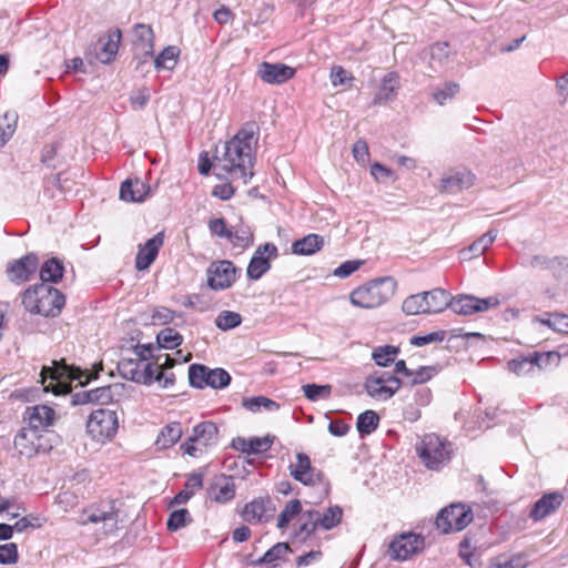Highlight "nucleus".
Masks as SVG:
<instances>
[{"instance_id":"nucleus-29","label":"nucleus","mask_w":568,"mask_h":568,"mask_svg":"<svg viewBox=\"0 0 568 568\" xmlns=\"http://www.w3.org/2000/svg\"><path fill=\"white\" fill-rule=\"evenodd\" d=\"M399 89V75L396 72H388L382 80L375 95V103L388 102L395 98Z\"/></svg>"},{"instance_id":"nucleus-42","label":"nucleus","mask_w":568,"mask_h":568,"mask_svg":"<svg viewBox=\"0 0 568 568\" xmlns=\"http://www.w3.org/2000/svg\"><path fill=\"white\" fill-rule=\"evenodd\" d=\"M234 246L243 248L248 247L253 243V233L247 225L232 226L231 236L229 240Z\"/></svg>"},{"instance_id":"nucleus-23","label":"nucleus","mask_w":568,"mask_h":568,"mask_svg":"<svg viewBox=\"0 0 568 568\" xmlns=\"http://www.w3.org/2000/svg\"><path fill=\"white\" fill-rule=\"evenodd\" d=\"M134 48L145 58L154 54V33L150 26L138 23L134 26Z\"/></svg>"},{"instance_id":"nucleus-25","label":"nucleus","mask_w":568,"mask_h":568,"mask_svg":"<svg viewBox=\"0 0 568 568\" xmlns=\"http://www.w3.org/2000/svg\"><path fill=\"white\" fill-rule=\"evenodd\" d=\"M277 251H255L247 266L251 280L261 278L271 267V260L277 256Z\"/></svg>"},{"instance_id":"nucleus-4","label":"nucleus","mask_w":568,"mask_h":568,"mask_svg":"<svg viewBox=\"0 0 568 568\" xmlns=\"http://www.w3.org/2000/svg\"><path fill=\"white\" fill-rule=\"evenodd\" d=\"M423 465L429 470H439L452 458V445L436 434H426L415 446Z\"/></svg>"},{"instance_id":"nucleus-13","label":"nucleus","mask_w":568,"mask_h":568,"mask_svg":"<svg viewBox=\"0 0 568 568\" xmlns=\"http://www.w3.org/2000/svg\"><path fill=\"white\" fill-rule=\"evenodd\" d=\"M400 379L390 373L369 376L365 382L367 394L376 399L390 398L400 387Z\"/></svg>"},{"instance_id":"nucleus-52","label":"nucleus","mask_w":568,"mask_h":568,"mask_svg":"<svg viewBox=\"0 0 568 568\" xmlns=\"http://www.w3.org/2000/svg\"><path fill=\"white\" fill-rule=\"evenodd\" d=\"M189 523H191V516L187 509H179L171 513L166 526L171 531H176L183 527H185Z\"/></svg>"},{"instance_id":"nucleus-1","label":"nucleus","mask_w":568,"mask_h":568,"mask_svg":"<svg viewBox=\"0 0 568 568\" xmlns=\"http://www.w3.org/2000/svg\"><path fill=\"white\" fill-rule=\"evenodd\" d=\"M254 125L250 124L241 129L223 146V152L214 158V169L226 173L233 181H240L246 185L253 173L254 145L256 144Z\"/></svg>"},{"instance_id":"nucleus-16","label":"nucleus","mask_w":568,"mask_h":568,"mask_svg":"<svg viewBox=\"0 0 568 568\" xmlns=\"http://www.w3.org/2000/svg\"><path fill=\"white\" fill-rule=\"evenodd\" d=\"M39 260L34 253H29L21 258L8 263L7 274L11 282H28L37 272Z\"/></svg>"},{"instance_id":"nucleus-59","label":"nucleus","mask_w":568,"mask_h":568,"mask_svg":"<svg viewBox=\"0 0 568 568\" xmlns=\"http://www.w3.org/2000/svg\"><path fill=\"white\" fill-rule=\"evenodd\" d=\"M364 261L362 260H349L342 263L338 267H336L333 274L339 278H346L356 272L362 265Z\"/></svg>"},{"instance_id":"nucleus-17","label":"nucleus","mask_w":568,"mask_h":568,"mask_svg":"<svg viewBox=\"0 0 568 568\" xmlns=\"http://www.w3.org/2000/svg\"><path fill=\"white\" fill-rule=\"evenodd\" d=\"M476 176L466 169L452 170L440 179L439 191L456 194L475 184Z\"/></svg>"},{"instance_id":"nucleus-45","label":"nucleus","mask_w":568,"mask_h":568,"mask_svg":"<svg viewBox=\"0 0 568 568\" xmlns=\"http://www.w3.org/2000/svg\"><path fill=\"white\" fill-rule=\"evenodd\" d=\"M460 90V85L457 82L448 81L442 87L433 90V99L440 105H444L447 101L452 100Z\"/></svg>"},{"instance_id":"nucleus-46","label":"nucleus","mask_w":568,"mask_h":568,"mask_svg":"<svg viewBox=\"0 0 568 568\" xmlns=\"http://www.w3.org/2000/svg\"><path fill=\"white\" fill-rule=\"evenodd\" d=\"M449 45L447 42H436L430 47V61L429 64L433 69L436 67H444L449 60Z\"/></svg>"},{"instance_id":"nucleus-36","label":"nucleus","mask_w":568,"mask_h":568,"mask_svg":"<svg viewBox=\"0 0 568 568\" xmlns=\"http://www.w3.org/2000/svg\"><path fill=\"white\" fill-rule=\"evenodd\" d=\"M180 57V49L175 45L165 47L154 59L156 70H173Z\"/></svg>"},{"instance_id":"nucleus-35","label":"nucleus","mask_w":568,"mask_h":568,"mask_svg":"<svg viewBox=\"0 0 568 568\" xmlns=\"http://www.w3.org/2000/svg\"><path fill=\"white\" fill-rule=\"evenodd\" d=\"M121 31L119 29L108 34L106 41L102 43L101 52L98 58L103 63L111 62L119 51V44L121 41Z\"/></svg>"},{"instance_id":"nucleus-19","label":"nucleus","mask_w":568,"mask_h":568,"mask_svg":"<svg viewBox=\"0 0 568 568\" xmlns=\"http://www.w3.org/2000/svg\"><path fill=\"white\" fill-rule=\"evenodd\" d=\"M296 71L284 63L263 62L257 69L261 80L268 84H283L293 79Z\"/></svg>"},{"instance_id":"nucleus-61","label":"nucleus","mask_w":568,"mask_h":568,"mask_svg":"<svg viewBox=\"0 0 568 568\" xmlns=\"http://www.w3.org/2000/svg\"><path fill=\"white\" fill-rule=\"evenodd\" d=\"M159 251H139L135 257V267L145 271L155 261Z\"/></svg>"},{"instance_id":"nucleus-33","label":"nucleus","mask_w":568,"mask_h":568,"mask_svg":"<svg viewBox=\"0 0 568 568\" xmlns=\"http://www.w3.org/2000/svg\"><path fill=\"white\" fill-rule=\"evenodd\" d=\"M143 357L141 359L123 358L119 362L118 368L120 374L128 381L141 383L145 381L142 376Z\"/></svg>"},{"instance_id":"nucleus-57","label":"nucleus","mask_w":568,"mask_h":568,"mask_svg":"<svg viewBox=\"0 0 568 568\" xmlns=\"http://www.w3.org/2000/svg\"><path fill=\"white\" fill-rule=\"evenodd\" d=\"M446 333L444 331L432 332L425 335H417L410 338V344L417 347L432 343H440L444 341Z\"/></svg>"},{"instance_id":"nucleus-14","label":"nucleus","mask_w":568,"mask_h":568,"mask_svg":"<svg viewBox=\"0 0 568 568\" xmlns=\"http://www.w3.org/2000/svg\"><path fill=\"white\" fill-rule=\"evenodd\" d=\"M150 348L143 347V349L138 353L140 357H143L141 374H143L142 377L145 379L141 381L140 384L151 385L153 382L162 383L164 366L171 368L174 365V359H172L168 354L159 355L155 363L145 362L146 353L150 354Z\"/></svg>"},{"instance_id":"nucleus-12","label":"nucleus","mask_w":568,"mask_h":568,"mask_svg":"<svg viewBox=\"0 0 568 568\" xmlns=\"http://www.w3.org/2000/svg\"><path fill=\"white\" fill-rule=\"evenodd\" d=\"M425 539L414 532H403L389 544L388 554L395 560H406L423 550Z\"/></svg>"},{"instance_id":"nucleus-38","label":"nucleus","mask_w":568,"mask_h":568,"mask_svg":"<svg viewBox=\"0 0 568 568\" xmlns=\"http://www.w3.org/2000/svg\"><path fill=\"white\" fill-rule=\"evenodd\" d=\"M343 509L335 505L326 509V511L317 517V526L324 530H331L342 521Z\"/></svg>"},{"instance_id":"nucleus-58","label":"nucleus","mask_w":568,"mask_h":568,"mask_svg":"<svg viewBox=\"0 0 568 568\" xmlns=\"http://www.w3.org/2000/svg\"><path fill=\"white\" fill-rule=\"evenodd\" d=\"M175 317V312L164 307L159 306L153 310L152 316H151V323L153 325H165L171 323Z\"/></svg>"},{"instance_id":"nucleus-55","label":"nucleus","mask_w":568,"mask_h":568,"mask_svg":"<svg viewBox=\"0 0 568 568\" xmlns=\"http://www.w3.org/2000/svg\"><path fill=\"white\" fill-rule=\"evenodd\" d=\"M436 373L437 369L434 366H420L416 371H410L408 382L413 385L423 384L428 382Z\"/></svg>"},{"instance_id":"nucleus-56","label":"nucleus","mask_w":568,"mask_h":568,"mask_svg":"<svg viewBox=\"0 0 568 568\" xmlns=\"http://www.w3.org/2000/svg\"><path fill=\"white\" fill-rule=\"evenodd\" d=\"M290 550V547L285 542H277L271 549H268L264 556L258 560L263 564H274L277 559L282 558Z\"/></svg>"},{"instance_id":"nucleus-20","label":"nucleus","mask_w":568,"mask_h":568,"mask_svg":"<svg viewBox=\"0 0 568 568\" xmlns=\"http://www.w3.org/2000/svg\"><path fill=\"white\" fill-rule=\"evenodd\" d=\"M292 477L303 485L311 486L321 481L322 474L312 467L310 457L304 453L296 454V463L290 465Z\"/></svg>"},{"instance_id":"nucleus-39","label":"nucleus","mask_w":568,"mask_h":568,"mask_svg":"<svg viewBox=\"0 0 568 568\" xmlns=\"http://www.w3.org/2000/svg\"><path fill=\"white\" fill-rule=\"evenodd\" d=\"M243 406L253 413L260 412V410H267V412H274L280 409V404L275 400L265 397V396H255L251 398H245L243 400Z\"/></svg>"},{"instance_id":"nucleus-60","label":"nucleus","mask_w":568,"mask_h":568,"mask_svg":"<svg viewBox=\"0 0 568 568\" xmlns=\"http://www.w3.org/2000/svg\"><path fill=\"white\" fill-rule=\"evenodd\" d=\"M18 559V548L13 542L0 546V564L10 565L14 564Z\"/></svg>"},{"instance_id":"nucleus-5","label":"nucleus","mask_w":568,"mask_h":568,"mask_svg":"<svg viewBox=\"0 0 568 568\" xmlns=\"http://www.w3.org/2000/svg\"><path fill=\"white\" fill-rule=\"evenodd\" d=\"M43 390L54 395H64L71 390V382L77 378L74 371L64 361H52L40 373Z\"/></svg>"},{"instance_id":"nucleus-50","label":"nucleus","mask_w":568,"mask_h":568,"mask_svg":"<svg viewBox=\"0 0 568 568\" xmlns=\"http://www.w3.org/2000/svg\"><path fill=\"white\" fill-rule=\"evenodd\" d=\"M398 348L395 346L386 345L377 347L373 351L372 357L378 366H388L395 361Z\"/></svg>"},{"instance_id":"nucleus-8","label":"nucleus","mask_w":568,"mask_h":568,"mask_svg":"<svg viewBox=\"0 0 568 568\" xmlns=\"http://www.w3.org/2000/svg\"><path fill=\"white\" fill-rule=\"evenodd\" d=\"M473 520L470 508L463 504H453L443 508L436 517V527L444 534L460 531Z\"/></svg>"},{"instance_id":"nucleus-10","label":"nucleus","mask_w":568,"mask_h":568,"mask_svg":"<svg viewBox=\"0 0 568 568\" xmlns=\"http://www.w3.org/2000/svg\"><path fill=\"white\" fill-rule=\"evenodd\" d=\"M14 448L28 458L39 453L48 452L51 445L42 433L27 426L22 427L14 437Z\"/></svg>"},{"instance_id":"nucleus-64","label":"nucleus","mask_w":568,"mask_h":568,"mask_svg":"<svg viewBox=\"0 0 568 568\" xmlns=\"http://www.w3.org/2000/svg\"><path fill=\"white\" fill-rule=\"evenodd\" d=\"M371 174L377 181H386V180H395V173L393 170L386 168L385 165L376 162L371 165Z\"/></svg>"},{"instance_id":"nucleus-63","label":"nucleus","mask_w":568,"mask_h":568,"mask_svg":"<svg viewBox=\"0 0 568 568\" xmlns=\"http://www.w3.org/2000/svg\"><path fill=\"white\" fill-rule=\"evenodd\" d=\"M209 227H210V231L212 234L230 240L232 227H229L226 225V222L224 219L211 220L209 223Z\"/></svg>"},{"instance_id":"nucleus-44","label":"nucleus","mask_w":568,"mask_h":568,"mask_svg":"<svg viewBox=\"0 0 568 568\" xmlns=\"http://www.w3.org/2000/svg\"><path fill=\"white\" fill-rule=\"evenodd\" d=\"M379 424V416L374 410H366L362 413L356 423L358 433L363 435L372 434Z\"/></svg>"},{"instance_id":"nucleus-11","label":"nucleus","mask_w":568,"mask_h":568,"mask_svg":"<svg viewBox=\"0 0 568 568\" xmlns=\"http://www.w3.org/2000/svg\"><path fill=\"white\" fill-rule=\"evenodd\" d=\"M499 304V298L496 296L479 298L474 295L464 294L452 297L450 310L458 315L467 316L496 308Z\"/></svg>"},{"instance_id":"nucleus-18","label":"nucleus","mask_w":568,"mask_h":568,"mask_svg":"<svg viewBox=\"0 0 568 568\" xmlns=\"http://www.w3.org/2000/svg\"><path fill=\"white\" fill-rule=\"evenodd\" d=\"M24 420L28 422L29 427L42 433L55 423L57 413L48 405H36L27 407Z\"/></svg>"},{"instance_id":"nucleus-41","label":"nucleus","mask_w":568,"mask_h":568,"mask_svg":"<svg viewBox=\"0 0 568 568\" xmlns=\"http://www.w3.org/2000/svg\"><path fill=\"white\" fill-rule=\"evenodd\" d=\"M156 342L162 348L173 349L183 343V336L174 328L165 327L158 333Z\"/></svg>"},{"instance_id":"nucleus-34","label":"nucleus","mask_w":568,"mask_h":568,"mask_svg":"<svg viewBox=\"0 0 568 568\" xmlns=\"http://www.w3.org/2000/svg\"><path fill=\"white\" fill-rule=\"evenodd\" d=\"M63 272V262L57 257H51L41 266L40 277L43 282L57 283L62 278Z\"/></svg>"},{"instance_id":"nucleus-51","label":"nucleus","mask_w":568,"mask_h":568,"mask_svg":"<svg viewBox=\"0 0 568 568\" xmlns=\"http://www.w3.org/2000/svg\"><path fill=\"white\" fill-rule=\"evenodd\" d=\"M302 511V504L298 499L291 500L282 510L277 518V527L283 529L288 526L290 521Z\"/></svg>"},{"instance_id":"nucleus-9","label":"nucleus","mask_w":568,"mask_h":568,"mask_svg":"<svg viewBox=\"0 0 568 568\" xmlns=\"http://www.w3.org/2000/svg\"><path fill=\"white\" fill-rule=\"evenodd\" d=\"M219 428L212 422H203L193 428L192 436L181 445L183 452L196 457L217 442Z\"/></svg>"},{"instance_id":"nucleus-3","label":"nucleus","mask_w":568,"mask_h":568,"mask_svg":"<svg viewBox=\"0 0 568 568\" xmlns=\"http://www.w3.org/2000/svg\"><path fill=\"white\" fill-rule=\"evenodd\" d=\"M65 297L52 286L41 285L34 291L28 290L23 296L24 307L33 314L54 317L64 306Z\"/></svg>"},{"instance_id":"nucleus-32","label":"nucleus","mask_w":568,"mask_h":568,"mask_svg":"<svg viewBox=\"0 0 568 568\" xmlns=\"http://www.w3.org/2000/svg\"><path fill=\"white\" fill-rule=\"evenodd\" d=\"M182 426L178 422H173L168 424L162 428L158 438L155 440V445L159 449H166L172 447L182 436Z\"/></svg>"},{"instance_id":"nucleus-24","label":"nucleus","mask_w":568,"mask_h":568,"mask_svg":"<svg viewBox=\"0 0 568 568\" xmlns=\"http://www.w3.org/2000/svg\"><path fill=\"white\" fill-rule=\"evenodd\" d=\"M235 483L232 477L221 476L212 484L209 493L212 500L225 504L235 497Z\"/></svg>"},{"instance_id":"nucleus-30","label":"nucleus","mask_w":568,"mask_h":568,"mask_svg":"<svg viewBox=\"0 0 568 568\" xmlns=\"http://www.w3.org/2000/svg\"><path fill=\"white\" fill-rule=\"evenodd\" d=\"M106 521H116V514L114 513L113 507L110 505L106 506L105 509L90 508L88 510H84L78 520L80 525L99 524Z\"/></svg>"},{"instance_id":"nucleus-27","label":"nucleus","mask_w":568,"mask_h":568,"mask_svg":"<svg viewBox=\"0 0 568 568\" xmlns=\"http://www.w3.org/2000/svg\"><path fill=\"white\" fill-rule=\"evenodd\" d=\"M524 263L536 270H552L555 273L559 272L567 265L565 258L558 256H550L545 251L532 256L526 257L524 260Z\"/></svg>"},{"instance_id":"nucleus-49","label":"nucleus","mask_w":568,"mask_h":568,"mask_svg":"<svg viewBox=\"0 0 568 568\" xmlns=\"http://www.w3.org/2000/svg\"><path fill=\"white\" fill-rule=\"evenodd\" d=\"M241 315L232 311H222L215 318V325L221 331L235 328L241 324Z\"/></svg>"},{"instance_id":"nucleus-21","label":"nucleus","mask_w":568,"mask_h":568,"mask_svg":"<svg viewBox=\"0 0 568 568\" xmlns=\"http://www.w3.org/2000/svg\"><path fill=\"white\" fill-rule=\"evenodd\" d=\"M564 496L558 491L545 494L538 499L532 509L530 510L529 517L535 521L541 520L550 514L555 513L562 504Z\"/></svg>"},{"instance_id":"nucleus-54","label":"nucleus","mask_w":568,"mask_h":568,"mask_svg":"<svg viewBox=\"0 0 568 568\" xmlns=\"http://www.w3.org/2000/svg\"><path fill=\"white\" fill-rule=\"evenodd\" d=\"M274 437L270 435L248 438V455L263 454L267 452L272 447Z\"/></svg>"},{"instance_id":"nucleus-53","label":"nucleus","mask_w":568,"mask_h":568,"mask_svg":"<svg viewBox=\"0 0 568 568\" xmlns=\"http://www.w3.org/2000/svg\"><path fill=\"white\" fill-rule=\"evenodd\" d=\"M326 245L325 239L318 234H308L292 243L291 248H322Z\"/></svg>"},{"instance_id":"nucleus-6","label":"nucleus","mask_w":568,"mask_h":568,"mask_svg":"<svg viewBox=\"0 0 568 568\" xmlns=\"http://www.w3.org/2000/svg\"><path fill=\"white\" fill-rule=\"evenodd\" d=\"M191 386L203 389L205 387L224 388L231 383V376L224 368H210L202 364H192L189 367Z\"/></svg>"},{"instance_id":"nucleus-26","label":"nucleus","mask_w":568,"mask_h":568,"mask_svg":"<svg viewBox=\"0 0 568 568\" xmlns=\"http://www.w3.org/2000/svg\"><path fill=\"white\" fill-rule=\"evenodd\" d=\"M268 499L257 498L245 505L242 513V517L250 524H258L268 521L272 517V513L267 507Z\"/></svg>"},{"instance_id":"nucleus-40","label":"nucleus","mask_w":568,"mask_h":568,"mask_svg":"<svg viewBox=\"0 0 568 568\" xmlns=\"http://www.w3.org/2000/svg\"><path fill=\"white\" fill-rule=\"evenodd\" d=\"M508 368L510 372L518 376L529 375L536 373L531 354L520 355L508 362Z\"/></svg>"},{"instance_id":"nucleus-62","label":"nucleus","mask_w":568,"mask_h":568,"mask_svg":"<svg viewBox=\"0 0 568 568\" xmlns=\"http://www.w3.org/2000/svg\"><path fill=\"white\" fill-rule=\"evenodd\" d=\"M150 100V91L148 88H141L130 95V102L135 110L143 109Z\"/></svg>"},{"instance_id":"nucleus-43","label":"nucleus","mask_w":568,"mask_h":568,"mask_svg":"<svg viewBox=\"0 0 568 568\" xmlns=\"http://www.w3.org/2000/svg\"><path fill=\"white\" fill-rule=\"evenodd\" d=\"M426 296L423 293L412 294L407 296L402 304V310L406 315H419L426 313Z\"/></svg>"},{"instance_id":"nucleus-48","label":"nucleus","mask_w":568,"mask_h":568,"mask_svg":"<svg viewBox=\"0 0 568 568\" xmlns=\"http://www.w3.org/2000/svg\"><path fill=\"white\" fill-rule=\"evenodd\" d=\"M302 390L304 396L312 402H317L320 399H326L332 394L331 385H317V384H306L302 386Z\"/></svg>"},{"instance_id":"nucleus-2","label":"nucleus","mask_w":568,"mask_h":568,"mask_svg":"<svg viewBox=\"0 0 568 568\" xmlns=\"http://www.w3.org/2000/svg\"><path fill=\"white\" fill-rule=\"evenodd\" d=\"M397 282L392 276L369 280L349 293V302L362 310H376L395 295Z\"/></svg>"},{"instance_id":"nucleus-37","label":"nucleus","mask_w":568,"mask_h":568,"mask_svg":"<svg viewBox=\"0 0 568 568\" xmlns=\"http://www.w3.org/2000/svg\"><path fill=\"white\" fill-rule=\"evenodd\" d=\"M17 122L18 114L13 111H8L0 118V148L3 146L14 134Z\"/></svg>"},{"instance_id":"nucleus-47","label":"nucleus","mask_w":568,"mask_h":568,"mask_svg":"<svg viewBox=\"0 0 568 568\" xmlns=\"http://www.w3.org/2000/svg\"><path fill=\"white\" fill-rule=\"evenodd\" d=\"M531 357L534 361V365L537 371L546 369L549 366H558L560 363V354L557 352H547V353H531Z\"/></svg>"},{"instance_id":"nucleus-28","label":"nucleus","mask_w":568,"mask_h":568,"mask_svg":"<svg viewBox=\"0 0 568 568\" xmlns=\"http://www.w3.org/2000/svg\"><path fill=\"white\" fill-rule=\"evenodd\" d=\"M423 295L426 296V313L427 314H436L442 313L447 307H450V294L443 288H434L432 291L423 292Z\"/></svg>"},{"instance_id":"nucleus-22","label":"nucleus","mask_w":568,"mask_h":568,"mask_svg":"<svg viewBox=\"0 0 568 568\" xmlns=\"http://www.w3.org/2000/svg\"><path fill=\"white\" fill-rule=\"evenodd\" d=\"M150 193V186L141 179H128L120 186V199L125 202H142Z\"/></svg>"},{"instance_id":"nucleus-15","label":"nucleus","mask_w":568,"mask_h":568,"mask_svg":"<svg viewBox=\"0 0 568 568\" xmlns=\"http://www.w3.org/2000/svg\"><path fill=\"white\" fill-rule=\"evenodd\" d=\"M235 278V267L229 261L213 263L207 270V284L215 291L229 288Z\"/></svg>"},{"instance_id":"nucleus-7","label":"nucleus","mask_w":568,"mask_h":568,"mask_svg":"<svg viewBox=\"0 0 568 568\" xmlns=\"http://www.w3.org/2000/svg\"><path fill=\"white\" fill-rule=\"evenodd\" d=\"M118 427L119 419L116 413L108 408L93 410L87 423L88 433L98 442L112 438L116 434Z\"/></svg>"},{"instance_id":"nucleus-31","label":"nucleus","mask_w":568,"mask_h":568,"mask_svg":"<svg viewBox=\"0 0 568 568\" xmlns=\"http://www.w3.org/2000/svg\"><path fill=\"white\" fill-rule=\"evenodd\" d=\"M112 399V390L110 386L98 387L91 390H82L74 395L75 404L100 403L106 404Z\"/></svg>"}]
</instances>
